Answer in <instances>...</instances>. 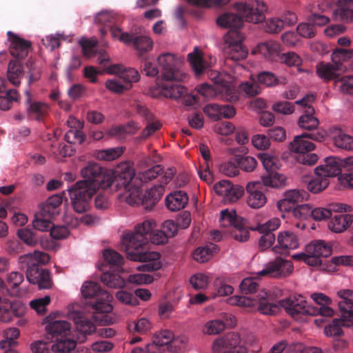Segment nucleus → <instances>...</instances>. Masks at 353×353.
Returning a JSON list of instances; mask_svg holds the SVG:
<instances>
[{
    "label": "nucleus",
    "instance_id": "1",
    "mask_svg": "<svg viewBox=\"0 0 353 353\" xmlns=\"http://www.w3.org/2000/svg\"><path fill=\"white\" fill-rule=\"evenodd\" d=\"M239 287L242 293L250 294V296H232L229 299L230 305L245 307H251L257 305L259 311L265 315L276 314L280 307H283L286 312L295 320L301 322L307 320L309 305L301 295L276 301L272 295L264 290H258L259 284L252 278L244 279Z\"/></svg>",
    "mask_w": 353,
    "mask_h": 353
},
{
    "label": "nucleus",
    "instance_id": "2",
    "mask_svg": "<svg viewBox=\"0 0 353 353\" xmlns=\"http://www.w3.org/2000/svg\"><path fill=\"white\" fill-rule=\"evenodd\" d=\"M234 7L239 14L224 13L216 19V23L221 27L230 29L225 36L224 50L227 59L240 61L245 59L248 53V50L242 45L243 36L239 31L240 28L243 27L244 21L253 23L263 22L268 7L259 0L237 2Z\"/></svg>",
    "mask_w": 353,
    "mask_h": 353
},
{
    "label": "nucleus",
    "instance_id": "3",
    "mask_svg": "<svg viewBox=\"0 0 353 353\" xmlns=\"http://www.w3.org/2000/svg\"><path fill=\"white\" fill-rule=\"evenodd\" d=\"M156 222L145 220L134 228V231L123 236L122 249L128 259L131 261L143 262L137 269L143 272H153L161 268L160 254L156 252L148 251V240L156 245L164 244L168 241L162 230H156Z\"/></svg>",
    "mask_w": 353,
    "mask_h": 353
},
{
    "label": "nucleus",
    "instance_id": "4",
    "mask_svg": "<svg viewBox=\"0 0 353 353\" xmlns=\"http://www.w3.org/2000/svg\"><path fill=\"white\" fill-rule=\"evenodd\" d=\"M83 180L79 181L68 189L74 210L83 213L90 208L92 196L100 188H109L117 179V173L101 167L97 163H88L81 170Z\"/></svg>",
    "mask_w": 353,
    "mask_h": 353
},
{
    "label": "nucleus",
    "instance_id": "5",
    "mask_svg": "<svg viewBox=\"0 0 353 353\" xmlns=\"http://www.w3.org/2000/svg\"><path fill=\"white\" fill-rule=\"evenodd\" d=\"M158 64L161 68L162 82L158 88L161 95L170 99L182 98L183 103L192 106L198 102L193 94H187V89L179 83L185 77V74L179 69L181 61L171 53H164L159 56Z\"/></svg>",
    "mask_w": 353,
    "mask_h": 353
},
{
    "label": "nucleus",
    "instance_id": "6",
    "mask_svg": "<svg viewBox=\"0 0 353 353\" xmlns=\"http://www.w3.org/2000/svg\"><path fill=\"white\" fill-rule=\"evenodd\" d=\"M50 261L49 255L41 251L35 250L20 256L19 263L26 267V277L32 284H37L40 289H48L52 286L50 272L41 268L42 264Z\"/></svg>",
    "mask_w": 353,
    "mask_h": 353
},
{
    "label": "nucleus",
    "instance_id": "7",
    "mask_svg": "<svg viewBox=\"0 0 353 353\" xmlns=\"http://www.w3.org/2000/svg\"><path fill=\"white\" fill-rule=\"evenodd\" d=\"M117 180L128 192L126 201L131 205H143V195L141 196L143 185L139 182L132 181L134 170L128 162L121 163L117 168Z\"/></svg>",
    "mask_w": 353,
    "mask_h": 353
},
{
    "label": "nucleus",
    "instance_id": "8",
    "mask_svg": "<svg viewBox=\"0 0 353 353\" xmlns=\"http://www.w3.org/2000/svg\"><path fill=\"white\" fill-rule=\"evenodd\" d=\"M81 294L85 298L96 297L92 307L96 313L106 314L110 312L113 307L110 304L112 296L105 290H102L99 283L85 281L81 287Z\"/></svg>",
    "mask_w": 353,
    "mask_h": 353
},
{
    "label": "nucleus",
    "instance_id": "9",
    "mask_svg": "<svg viewBox=\"0 0 353 353\" xmlns=\"http://www.w3.org/2000/svg\"><path fill=\"white\" fill-rule=\"evenodd\" d=\"M185 339H174L173 334L169 330H163L153 336L152 343L148 344L145 350L135 347L131 353H161V348L165 345H170V348H176V352L184 347L183 343Z\"/></svg>",
    "mask_w": 353,
    "mask_h": 353
},
{
    "label": "nucleus",
    "instance_id": "10",
    "mask_svg": "<svg viewBox=\"0 0 353 353\" xmlns=\"http://www.w3.org/2000/svg\"><path fill=\"white\" fill-rule=\"evenodd\" d=\"M220 222L223 226L230 225L231 235L236 241L244 242L248 240L250 232L247 228L246 219L232 213L228 210L221 211Z\"/></svg>",
    "mask_w": 353,
    "mask_h": 353
},
{
    "label": "nucleus",
    "instance_id": "11",
    "mask_svg": "<svg viewBox=\"0 0 353 353\" xmlns=\"http://www.w3.org/2000/svg\"><path fill=\"white\" fill-rule=\"evenodd\" d=\"M261 160L266 170L265 174L261 176L263 185L276 188L284 186L285 176L276 172L277 168L276 159L269 154H263L261 156Z\"/></svg>",
    "mask_w": 353,
    "mask_h": 353
},
{
    "label": "nucleus",
    "instance_id": "12",
    "mask_svg": "<svg viewBox=\"0 0 353 353\" xmlns=\"http://www.w3.org/2000/svg\"><path fill=\"white\" fill-rule=\"evenodd\" d=\"M241 339L237 333L228 332L223 336L216 339L212 344L214 353H246L247 349L240 345Z\"/></svg>",
    "mask_w": 353,
    "mask_h": 353
},
{
    "label": "nucleus",
    "instance_id": "13",
    "mask_svg": "<svg viewBox=\"0 0 353 353\" xmlns=\"http://www.w3.org/2000/svg\"><path fill=\"white\" fill-rule=\"evenodd\" d=\"M288 149L296 162L309 165V133L295 136L289 143Z\"/></svg>",
    "mask_w": 353,
    "mask_h": 353
},
{
    "label": "nucleus",
    "instance_id": "14",
    "mask_svg": "<svg viewBox=\"0 0 353 353\" xmlns=\"http://www.w3.org/2000/svg\"><path fill=\"white\" fill-rule=\"evenodd\" d=\"M280 225V219L273 218L263 224L259 223L256 227L250 228L262 234L259 241V246L261 250H266L272 245L276 239L273 232L276 230Z\"/></svg>",
    "mask_w": 353,
    "mask_h": 353
},
{
    "label": "nucleus",
    "instance_id": "15",
    "mask_svg": "<svg viewBox=\"0 0 353 353\" xmlns=\"http://www.w3.org/2000/svg\"><path fill=\"white\" fill-rule=\"evenodd\" d=\"M293 270V265L290 261L277 257L267 264L265 268L258 272L261 276H268L274 278L285 277Z\"/></svg>",
    "mask_w": 353,
    "mask_h": 353
},
{
    "label": "nucleus",
    "instance_id": "16",
    "mask_svg": "<svg viewBox=\"0 0 353 353\" xmlns=\"http://www.w3.org/2000/svg\"><path fill=\"white\" fill-rule=\"evenodd\" d=\"M8 40L10 42L9 51L10 54L20 60L25 59L32 48V43L21 38L11 31L7 32Z\"/></svg>",
    "mask_w": 353,
    "mask_h": 353
},
{
    "label": "nucleus",
    "instance_id": "17",
    "mask_svg": "<svg viewBox=\"0 0 353 353\" xmlns=\"http://www.w3.org/2000/svg\"><path fill=\"white\" fill-rule=\"evenodd\" d=\"M263 182H249L246 186L248 194L247 203L252 208L258 209L263 207L267 202V198L263 192Z\"/></svg>",
    "mask_w": 353,
    "mask_h": 353
},
{
    "label": "nucleus",
    "instance_id": "18",
    "mask_svg": "<svg viewBox=\"0 0 353 353\" xmlns=\"http://www.w3.org/2000/svg\"><path fill=\"white\" fill-rule=\"evenodd\" d=\"M25 313V307L21 304L10 302L0 296V321L10 322L13 316L20 317Z\"/></svg>",
    "mask_w": 353,
    "mask_h": 353
},
{
    "label": "nucleus",
    "instance_id": "19",
    "mask_svg": "<svg viewBox=\"0 0 353 353\" xmlns=\"http://www.w3.org/2000/svg\"><path fill=\"white\" fill-rule=\"evenodd\" d=\"M299 246L297 236L290 231L280 232L277 236V245L272 248L276 253L283 254L288 250H294Z\"/></svg>",
    "mask_w": 353,
    "mask_h": 353
},
{
    "label": "nucleus",
    "instance_id": "20",
    "mask_svg": "<svg viewBox=\"0 0 353 353\" xmlns=\"http://www.w3.org/2000/svg\"><path fill=\"white\" fill-rule=\"evenodd\" d=\"M345 167L343 160L338 158L330 157L326 159V164L325 166H319L315 169L314 174H322L326 177H333L340 175L342 168Z\"/></svg>",
    "mask_w": 353,
    "mask_h": 353
},
{
    "label": "nucleus",
    "instance_id": "21",
    "mask_svg": "<svg viewBox=\"0 0 353 353\" xmlns=\"http://www.w3.org/2000/svg\"><path fill=\"white\" fill-rule=\"evenodd\" d=\"M121 41L128 44L133 43L135 48L140 52V57L141 53L151 50L153 47L152 40L146 35L134 37L133 34L125 32L121 35Z\"/></svg>",
    "mask_w": 353,
    "mask_h": 353
},
{
    "label": "nucleus",
    "instance_id": "22",
    "mask_svg": "<svg viewBox=\"0 0 353 353\" xmlns=\"http://www.w3.org/2000/svg\"><path fill=\"white\" fill-rule=\"evenodd\" d=\"M107 72L110 74H119L120 79L125 82V84H130V88L132 86V83L139 81L140 74L139 72L132 68H125L122 65H114L108 68Z\"/></svg>",
    "mask_w": 353,
    "mask_h": 353
},
{
    "label": "nucleus",
    "instance_id": "23",
    "mask_svg": "<svg viewBox=\"0 0 353 353\" xmlns=\"http://www.w3.org/2000/svg\"><path fill=\"white\" fill-rule=\"evenodd\" d=\"M341 298L338 302L339 310L343 318H353V290H341L337 292Z\"/></svg>",
    "mask_w": 353,
    "mask_h": 353
},
{
    "label": "nucleus",
    "instance_id": "24",
    "mask_svg": "<svg viewBox=\"0 0 353 353\" xmlns=\"http://www.w3.org/2000/svg\"><path fill=\"white\" fill-rule=\"evenodd\" d=\"M344 66L333 63L320 62L316 65V73L319 77L325 81H329L339 79L340 74L339 72L343 70Z\"/></svg>",
    "mask_w": 353,
    "mask_h": 353
},
{
    "label": "nucleus",
    "instance_id": "25",
    "mask_svg": "<svg viewBox=\"0 0 353 353\" xmlns=\"http://www.w3.org/2000/svg\"><path fill=\"white\" fill-rule=\"evenodd\" d=\"M28 95L27 103L29 104L27 108V113L28 117L36 121H42L48 115L49 112V106L48 104L34 101L31 103L30 94L28 91H26Z\"/></svg>",
    "mask_w": 353,
    "mask_h": 353
},
{
    "label": "nucleus",
    "instance_id": "26",
    "mask_svg": "<svg viewBox=\"0 0 353 353\" xmlns=\"http://www.w3.org/2000/svg\"><path fill=\"white\" fill-rule=\"evenodd\" d=\"M70 318L74 321L77 330L84 334H91L96 330L94 323L81 312H72Z\"/></svg>",
    "mask_w": 353,
    "mask_h": 353
},
{
    "label": "nucleus",
    "instance_id": "27",
    "mask_svg": "<svg viewBox=\"0 0 353 353\" xmlns=\"http://www.w3.org/2000/svg\"><path fill=\"white\" fill-rule=\"evenodd\" d=\"M188 202L187 194L182 190L174 191L166 196L165 205L173 212L179 211L185 207Z\"/></svg>",
    "mask_w": 353,
    "mask_h": 353
},
{
    "label": "nucleus",
    "instance_id": "28",
    "mask_svg": "<svg viewBox=\"0 0 353 353\" xmlns=\"http://www.w3.org/2000/svg\"><path fill=\"white\" fill-rule=\"evenodd\" d=\"M353 222V215L350 214H337L331 217L329 222V229L336 233L346 230Z\"/></svg>",
    "mask_w": 353,
    "mask_h": 353
},
{
    "label": "nucleus",
    "instance_id": "29",
    "mask_svg": "<svg viewBox=\"0 0 353 353\" xmlns=\"http://www.w3.org/2000/svg\"><path fill=\"white\" fill-rule=\"evenodd\" d=\"M71 325L64 320H56L49 322L46 327L47 332L52 337L66 336L70 332Z\"/></svg>",
    "mask_w": 353,
    "mask_h": 353
},
{
    "label": "nucleus",
    "instance_id": "30",
    "mask_svg": "<svg viewBox=\"0 0 353 353\" xmlns=\"http://www.w3.org/2000/svg\"><path fill=\"white\" fill-rule=\"evenodd\" d=\"M164 192L163 184L154 185L143 194V205L145 209H151L161 199Z\"/></svg>",
    "mask_w": 353,
    "mask_h": 353
},
{
    "label": "nucleus",
    "instance_id": "31",
    "mask_svg": "<svg viewBox=\"0 0 353 353\" xmlns=\"http://www.w3.org/2000/svg\"><path fill=\"white\" fill-rule=\"evenodd\" d=\"M258 50L266 59L272 61H276L281 57V46L276 41L262 43L258 46Z\"/></svg>",
    "mask_w": 353,
    "mask_h": 353
},
{
    "label": "nucleus",
    "instance_id": "32",
    "mask_svg": "<svg viewBox=\"0 0 353 353\" xmlns=\"http://www.w3.org/2000/svg\"><path fill=\"white\" fill-rule=\"evenodd\" d=\"M257 82L266 87H275L279 85L287 83L285 77H276L274 73L269 71H263L258 74Z\"/></svg>",
    "mask_w": 353,
    "mask_h": 353
},
{
    "label": "nucleus",
    "instance_id": "33",
    "mask_svg": "<svg viewBox=\"0 0 353 353\" xmlns=\"http://www.w3.org/2000/svg\"><path fill=\"white\" fill-rule=\"evenodd\" d=\"M23 70L19 60H11L7 68V78L14 86H19L21 83L20 78L23 75Z\"/></svg>",
    "mask_w": 353,
    "mask_h": 353
},
{
    "label": "nucleus",
    "instance_id": "34",
    "mask_svg": "<svg viewBox=\"0 0 353 353\" xmlns=\"http://www.w3.org/2000/svg\"><path fill=\"white\" fill-rule=\"evenodd\" d=\"M163 172V168L161 165H156L148 170L141 172L137 175L133 176L132 181L139 182V183H146L152 179L157 178Z\"/></svg>",
    "mask_w": 353,
    "mask_h": 353
},
{
    "label": "nucleus",
    "instance_id": "35",
    "mask_svg": "<svg viewBox=\"0 0 353 353\" xmlns=\"http://www.w3.org/2000/svg\"><path fill=\"white\" fill-rule=\"evenodd\" d=\"M219 248L214 243H210L204 247H199L193 252V258L199 263H205L210 260L214 253L217 252Z\"/></svg>",
    "mask_w": 353,
    "mask_h": 353
},
{
    "label": "nucleus",
    "instance_id": "36",
    "mask_svg": "<svg viewBox=\"0 0 353 353\" xmlns=\"http://www.w3.org/2000/svg\"><path fill=\"white\" fill-rule=\"evenodd\" d=\"M345 318L334 319L330 324L325 327V332L328 336H341L343 334L342 327L353 326V322L351 324L345 323Z\"/></svg>",
    "mask_w": 353,
    "mask_h": 353
},
{
    "label": "nucleus",
    "instance_id": "37",
    "mask_svg": "<svg viewBox=\"0 0 353 353\" xmlns=\"http://www.w3.org/2000/svg\"><path fill=\"white\" fill-rule=\"evenodd\" d=\"M188 59L196 74L203 73L208 67L197 47L194 48L192 52L188 54Z\"/></svg>",
    "mask_w": 353,
    "mask_h": 353
},
{
    "label": "nucleus",
    "instance_id": "38",
    "mask_svg": "<svg viewBox=\"0 0 353 353\" xmlns=\"http://www.w3.org/2000/svg\"><path fill=\"white\" fill-rule=\"evenodd\" d=\"M57 341L52 345V350L57 353H68L76 347V341L74 339L61 336L57 338Z\"/></svg>",
    "mask_w": 353,
    "mask_h": 353
},
{
    "label": "nucleus",
    "instance_id": "39",
    "mask_svg": "<svg viewBox=\"0 0 353 353\" xmlns=\"http://www.w3.org/2000/svg\"><path fill=\"white\" fill-rule=\"evenodd\" d=\"M52 216L48 212H43L41 210L40 214H37L33 221L34 228L39 231H48L53 227V223L50 221Z\"/></svg>",
    "mask_w": 353,
    "mask_h": 353
},
{
    "label": "nucleus",
    "instance_id": "40",
    "mask_svg": "<svg viewBox=\"0 0 353 353\" xmlns=\"http://www.w3.org/2000/svg\"><path fill=\"white\" fill-rule=\"evenodd\" d=\"M293 215L300 221L296 223L298 228L305 229L307 225V221L309 216V205L302 204L297 205L293 210Z\"/></svg>",
    "mask_w": 353,
    "mask_h": 353
},
{
    "label": "nucleus",
    "instance_id": "41",
    "mask_svg": "<svg viewBox=\"0 0 353 353\" xmlns=\"http://www.w3.org/2000/svg\"><path fill=\"white\" fill-rule=\"evenodd\" d=\"M103 284L111 288H120L125 285L124 279L118 274L104 272L101 276Z\"/></svg>",
    "mask_w": 353,
    "mask_h": 353
},
{
    "label": "nucleus",
    "instance_id": "42",
    "mask_svg": "<svg viewBox=\"0 0 353 353\" xmlns=\"http://www.w3.org/2000/svg\"><path fill=\"white\" fill-rule=\"evenodd\" d=\"M312 249L314 256L328 257L332 254V249L327 245L323 241H314L310 243V249Z\"/></svg>",
    "mask_w": 353,
    "mask_h": 353
},
{
    "label": "nucleus",
    "instance_id": "43",
    "mask_svg": "<svg viewBox=\"0 0 353 353\" xmlns=\"http://www.w3.org/2000/svg\"><path fill=\"white\" fill-rule=\"evenodd\" d=\"M19 94L17 90H8L4 96H0V110H8L10 109L14 101H17Z\"/></svg>",
    "mask_w": 353,
    "mask_h": 353
},
{
    "label": "nucleus",
    "instance_id": "44",
    "mask_svg": "<svg viewBox=\"0 0 353 353\" xmlns=\"http://www.w3.org/2000/svg\"><path fill=\"white\" fill-rule=\"evenodd\" d=\"M63 201V197L60 194H54L50 196L41 208L43 212L50 214V216H52L55 214V210Z\"/></svg>",
    "mask_w": 353,
    "mask_h": 353
},
{
    "label": "nucleus",
    "instance_id": "45",
    "mask_svg": "<svg viewBox=\"0 0 353 353\" xmlns=\"http://www.w3.org/2000/svg\"><path fill=\"white\" fill-rule=\"evenodd\" d=\"M17 235L21 241L30 246H35L39 243L40 238L37 232L28 228L19 230Z\"/></svg>",
    "mask_w": 353,
    "mask_h": 353
},
{
    "label": "nucleus",
    "instance_id": "46",
    "mask_svg": "<svg viewBox=\"0 0 353 353\" xmlns=\"http://www.w3.org/2000/svg\"><path fill=\"white\" fill-rule=\"evenodd\" d=\"M103 255L105 261L112 267H115L117 269L121 268L123 263V257L119 253L113 250H105Z\"/></svg>",
    "mask_w": 353,
    "mask_h": 353
},
{
    "label": "nucleus",
    "instance_id": "47",
    "mask_svg": "<svg viewBox=\"0 0 353 353\" xmlns=\"http://www.w3.org/2000/svg\"><path fill=\"white\" fill-rule=\"evenodd\" d=\"M128 330L130 332H136L139 334H146L152 327V324L146 318H141L137 321H133L128 324Z\"/></svg>",
    "mask_w": 353,
    "mask_h": 353
},
{
    "label": "nucleus",
    "instance_id": "48",
    "mask_svg": "<svg viewBox=\"0 0 353 353\" xmlns=\"http://www.w3.org/2000/svg\"><path fill=\"white\" fill-rule=\"evenodd\" d=\"M19 336V330L15 327H10L4 331L5 339L0 341V348L6 349L7 347L14 346L17 343L15 339Z\"/></svg>",
    "mask_w": 353,
    "mask_h": 353
},
{
    "label": "nucleus",
    "instance_id": "49",
    "mask_svg": "<svg viewBox=\"0 0 353 353\" xmlns=\"http://www.w3.org/2000/svg\"><path fill=\"white\" fill-rule=\"evenodd\" d=\"M236 162L238 167L243 171L252 172L256 167V160L250 156H236Z\"/></svg>",
    "mask_w": 353,
    "mask_h": 353
},
{
    "label": "nucleus",
    "instance_id": "50",
    "mask_svg": "<svg viewBox=\"0 0 353 353\" xmlns=\"http://www.w3.org/2000/svg\"><path fill=\"white\" fill-rule=\"evenodd\" d=\"M334 144L336 147L350 150H353V137L339 132L334 137Z\"/></svg>",
    "mask_w": 353,
    "mask_h": 353
},
{
    "label": "nucleus",
    "instance_id": "51",
    "mask_svg": "<svg viewBox=\"0 0 353 353\" xmlns=\"http://www.w3.org/2000/svg\"><path fill=\"white\" fill-rule=\"evenodd\" d=\"M219 92L222 95V98L230 102H235L238 101L239 97L236 92L235 88L232 83H223L220 88Z\"/></svg>",
    "mask_w": 353,
    "mask_h": 353
},
{
    "label": "nucleus",
    "instance_id": "52",
    "mask_svg": "<svg viewBox=\"0 0 353 353\" xmlns=\"http://www.w3.org/2000/svg\"><path fill=\"white\" fill-rule=\"evenodd\" d=\"M65 140L70 144H81L84 142L85 134L82 130H69L65 134Z\"/></svg>",
    "mask_w": 353,
    "mask_h": 353
},
{
    "label": "nucleus",
    "instance_id": "53",
    "mask_svg": "<svg viewBox=\"0 0 353 353\" xmlns=\"http://www.w3.org/2000/svg\"><path fill=\"white\" fill-rule=\"evenodd\" d=\"M328 184L326 176L315 174V178L310 181V192L318 193L325 189Z\"/></svg>",
    "mask_w": 353,
    "mask_h": 353
},
{
    "label": "nucleus",
    "instance_id": "54",
    "mask_svg": "<svg viewBox=\"0 0 353 353\" xmlns=\"http://www.w3.org/2000/svg\"><path fill=\"white\" fill-rule=\"evenodd\" d=\"M225 328V324L223 321L218 319L212 320L205 323L204 332L210 335L218 334L223 331Z\"/></svg>",
    "mask_w": 353,
    "mask_h": 353
},
{
    "label": "nucleus",
    "instance_id": "55",
    "mask_svg": "<svg viewBox=\"0 0 353 353\" xmlns=\"http://www.w3.org/2000/svg\"><path fill=\"white\" fill-rule=\"evenodd\" d=\"M106 88L113 92L122 93L125 90L130 89V85L125 84L124 81L119 78L117 79H109L105 82Z\"/></svg>",
    "mask_w": 353,
    "mask_h": 353
},
{
    "label": "nucleus",
    "instance_id": "56",
    "mask_svg": "<svg viewBox=\"0 0 353 353\" xmlns=\"http://www.w3.org/2000/svg\"><path fill=\"white\" fill-rule=\"evenodd\" d=\"M123 152V147H117L101 150L98 154V158L105 161H112L120 157Z\"/></svg>",
    "mask_w": 353,
    "mask_h": 353
},
{
    "label": "nucleus",
    "instance_id": "57",
    "mask_svg": "<svg viewBox=\"0 0 353 353\" xmlns=\"http://www.w3.org/2000/svg\"><path fill=\"white\" fill-rule=\"evenodd\" d=\"M219 170L222 174L230 177L236 176L239 172V170L236 162V157L233 161H229L222 163L220 165Z\"/></svg>",
    "mask_w": 353,
    "mask_h": 353
},
{
    "label": "nucleus",
    "instance_id": "58",
    "mask_svg": "<svg viewBox=\"0 0 353 353\" xmlns=\"http://www.w3.org/2000/svg\"><path fill=\"white\" fill-rule=\"evenodd\" d=\"M308 196L309 194L306 192L296 190L287 191L284 196L288 201L294 205L299 202H302L304 199H307Z\"/></svg>",
    "mask_w": 353,
    "mask_h": 353
},
{
    "label": "nucleus",
    "instance_id": "59",
    "mask_svg": "<svg viewBox=\"0 0 353 353\" xmlns=\"http://www.w3.org/2000/svg\"><path fill=\"white\" fill-rule=\"evenodd\" d=\"M244 189L242 186L231 185V189L225 194L223 199L225 203H234L237 201L243 194Z\"/></svg>",
    "mask_w": 353,
    "mask_h": 353
},
{
    "label": "nucleus",
    "instance_id": "60",
    "mask_svg": "<svg viewBox=\"0 0 353 353\" xmlns=\"http://www.w3.org/2000/svg\"><path fill=\"white\" fill-rule=\"evenodd\" d=\"M190 283L195 290H203L208 285L209 279L204 274L197 273L191 276Z\"/></svg>",
    "mask_w": 353,
    "mask_h": 353
},
{
    "label": "nucleus",
    "instance_id": "61",
    "mask_svg": "<svg viewBox=\"0 0 353 353\" xmlns=\"http://www.w3.org/2000/svg\"><path fill=\"white\" fill-rule=\"evenodd\" d=\"M263 28L270 33L279 32L283 28V21L279 18H271L265 21Z\"/></svg>",
    "mask_w": 353,
    "mask_h": 353
},
{
    "label": "nucleus",
    "instance_id": "62",
    "mask_svg": "<svg viewBox=\"0 0 353 353\" xmlns=\"http://www.w3.org/2000/svg\"><path fill=\"white\" fill-rule=\"evenodd\" d=\"M240 90L245 94L250 97H254L261 92V88L258 82L255 81H245L241 83Z\"/></svg>",
    "mask_w": 353,
    "mask_h": 353
},
{
    "label": "nucleus",
    "instance_id": "63",
    "mask_svg": "<svg viewBox=\"0 0 353 353\" xmlns=\"http://www.w3.org/2000/svg\"><path fill=\"white\" fill-rule=\"evenodd\" d=\"M79 44L82 48L83 54L88 57H91L95 54V47L97 41L94 39H82L79 41Z\"/></svg>",
    "mask_w": 353,
    "mask_h": 353
},
{
    "label": "nucleus",
    "instance_id": "64",
    "mask_svg": "<svg viewBox=\"0 0 353 353\" xmlns=\"http://www.w3.org/2000/svg\"><path fill=\"white\" fill-rule=\"evenodd\" d=\"M116 297L120 302L127 305L135 306L139 304L138 299L131 292L121 290L117 292Z\"/></svg>",
    "mask_w": 353,
    "mask_h": 353
}]
</instances>
